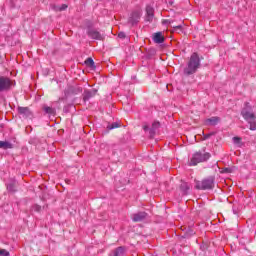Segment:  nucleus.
<instances>
[{"label": "nucleus", "instance_id": "1", "mask_svg": "<svg viewBox=\"0 0 256 256\" xmlns=\"http://www.w3.org/2000/svg\"><path fill=\"white\" fill-rule=\"evenodd\" d=\"M201 59H203V56L199 57V54L197 52L192 53L188 61L187 67L184 69V75H195V73H197V69L201 67Z\"/></svg>", "mask_w": 256, "mask_h": 256}, {"label": "nucleus", "instance_id": "2", "mask_svg": "<svg viewBox=\"0 0 256 256\" xmlns=\"http://www.w3.org/2000/svg\"><path fill=\"white\" fill-rule=\"evenodd\" d=\"M241 115L243 119L247 121L250 125V130H256V122H255V113H253V108L249 104V102H245L244 107L241 110Z\"/></svg>", "mask_w": 256, "mask_h": 256}, {"label": "nucleus", "instance_id": "3", "mask_svg": "<svg viewBox=\"0 0 256 256\" xmlns=\"http://www.w3.org/2000/svg\"><path fill=\"white\" fill-rule=\"evenodd\" d=\"M209 159H211V153L205 152V150L198 151L193 154V156L189 162V165H190V167L199 165V163H205V161H209Z\"/></svg>", "mask_w": 256, "mask_h": 256}, {"label": "nucleus", "instance_id": "4", "mask_svg": "<svg viewBox=\"0 0 256 256\" xmlns=\"http://www.w3.org/2000/svg\"><path fill=\"white\" fill-rule=\"evenodd\" d=\"M195 188L200 191H211V189L215 188V177L209 176L202 181H198Z\"/></svg>", "mask_w": 256, "mask_h": 256}, {"label": "nucleus", "instance_id": "5", "mask_svg": "<svg viewBox=\"0 0 256 256\" xmlns=\"http://www.w3.org/2000/svg\"><path fill=\"white\" fill-rule=\"evenodd\" d=\"M142 15L143 10H141L140 8L133 10L128 17V24L132 27H135V25L139 23Z\"/></svg>", "mask_w": 256, "mask_h": 256}, {"label": "nucleus", "instance_id": "6", "mask_svg": "<svg viewBox=\"0 0 256 256\" xmlns=\"http://www.w3.org/2000/svg\"><path fill=\"white\" fill-rule=\"evenodd\" d=\"M80 93H83V87L79 85H71L64 90V97L65 99H69V97L79 95Z\"/></svg>", "mask_w": 256, "mask_h": 256}, {"label": "nucleus", "instance_id": "7", "mask_svg": "<svg viewBox=\"0 0 256 256\" xmlns=\"http://www.w3.org/2000/svg\"><path fill=\"white\" fill-rule=\"evenodd\" d=\"M11 90V79L9 77L0 76V93Z\"/></svg>", "mask_w": 256, "mask_h": 256}, {"label": "nucleus", "instance_id": "8", "mask_svg": "<svg viewBox=\"0 0 256 256\" xmlns=\"http://www.w3.org/2000/svg\"><path fill=\"white\" fill-rule=\"evenodd\" d=\"M87 35L88 37H90V39H95L96 41H101L103 39V35H101V32L93 28H88Z\"/></svg>", "mask_w": 256, "mask_h": 256}, {"label": "nucleus", "instance_id": "9", "mask_svg": "<svg viewBox=\"0 0 256 256\" xmlns=\"http://www.w3.org/2000/svg\"><path fill=\"white\" fill-rule=\"evenodd\" d=\"M147 217H148L147 212L134 213L132 214V221H134V223H140L141 221H145Z\"/></svg>", "mask_w": 256, "mask_h": 256}, {"label": "nucleus", "instance_id": "10", "mask_svg": "<svg viewBox=\"0 0 256 256\" xmlns=\"http://www.w3.org/2000/svg\"><path fill=\"white\" fill-rule=\"evenodd\" d=\"M154 17H155V8H153V6L151 5H147L145 21H148L149 23H151Z\"/></svg>", "mask_w": 256, "mask_h": 256}, {"label": "nucleus", "instance_id": "11", "mask_svg": "<svg viewBox=\"0 0 256 256\" xmlns=\"http://www.w3.org/2000/svg\"><path fill=\"white\" fill-rule=\"evenodd\" d=\"M95 95H97V89L93 88L90 90H84L83 93V101H89V99H93V97H95Z\"/></svg>", "mask_w": 256, "mask_h": 256}, {"label": "nucleus", "instance_id": "12", "mask_svg": "<svg viewBox=\"0 0 256 256\" xmlns=\"http://www.w3.org/2000/svg\"><path fill=\"white\" fill-rule=\"evenodd\" d=\"M159 127H161V123L159 121H154L152 123V126L149 129L150 139H153V137H155V135L157 133V129H159Z\"/></svg>", "mask_w": 256, "mask_h": 256}, {"label": "nucleus", "instance_id": "13", "mask_svg": "<svg viewBox=\"0 0 256 256\" xmlns=\"http://www.w3.org/2000/svg\"><path fill=\"white\" fill-rule=\"evenodd\" d=\"M109 256H125V246H119Z\"/></svg>", "mask_w": 256, "mask_h": 256}, {"label": "nucleus", "instance_id": "14", "mask_svg": "<svg viewBox=\"0 0 256 256\" xmlns=\"http://www.w3.org/2000/svg\"><path fill=\"white\" fill-rule=\"evenodd\" d=\"M153 41L154 43H158V44L165 43V37L163 36V33L162 32L155 33L153 36Z\"/></svg>", "mask_w": 256, "mask_h": 256}, {"label": "nucleus", "instance_id": "15", "mask_svg": "<svg viewBox=\"0 0 256 256\" xmlns=\"http://www.w3.org/2000/svg\"><path fill=\"white\" fill-rule=\"evenodd\" d=\"M43 111H44V113H46V115H49L52 117H55V115H57V110L55 108L49 107L47 105L43 106Z\"/></svg>", "mask_w": 256, "mask_h": 256}, {"label": "nucleus", "instance_id": "16", "mask_svg": "<svg viewBox=\"0 0 256 256\" xmlns=\"http://www.w3.org/2000/svg\"><path fill=\"white\" fill-rule=\"evenodd\" d=\"M219 121H221V118L214 116L211 118L206 119L205 123L206 125H210L211 127H215V125H217L219 123Z\"/></svg>", "mask_w": 256, "mask_h": 256}, {"label": "nucleus", "instance_id": "17", "mask_svg": "<svg viewBox=\"0 0 256 256\" xmlns=\"http://www.w3.org/2000/svg\"><path fill=\"white\" fill-rule=\"evenodd\" d=\"M18 113L23 117H31V110H29V107H18Z\"/></svg>", "mask_w": 256, "mask_h": 256}, {"label": "nucleus", "instance_id": "18", "mask_svg": "<svg viewBox=\"0 0 256 256\" xmlns=\"http://www.w3.org/2000/svg\"><path fill=\"white\" fill-rule=\"evenodd\" d=\"M190 189H191V187L189 186V183L182 182L180 184V191H182L183 195H188Z\"/></svg>", "mask_w": 256, "mask_h": 256}, {"label": "nucleus", "instance_id": "19", "mask_svg": "<svg viewBox=\"0 0 256 256\" xmlns=\"http://www.w3.org/2000/svg\"><path fill=\"white\" fill-rule=\"evenodd\" d=\"M0 149H13V144L8 141H0Z\"/></svg>", "mask_w": 256, "mask_h": 256}, {"label": "nucleus", "instance_id": "20", "mask_svg": "<svg viewBox=\"0 0 256 256\" xmlns=\"http://www.w3.org/2000/svg\"><path fill=\"white\" fill-rule=\"evenodd\" d=\"M7 190L10 191V193H15V191H17V183L11 182L10 184H8Z\"/></svg>", "mask_w": 256, "mask_h": 256}, {"label": "nucleus", "instance_id": "21", "mask_svg": "<svg viewBox=\"0 0 256 256\" xmlns=\"http://www.w3.org/2000/svg\"><path fill=\"white\" fill-rule=\"evenodd\" d=\"M193 235H195V231L188 229L182 236V239H189V237H193Z\"/></svg>", "mask_w": 256, "mask_h": 256}, {"label": "nucleus", "instance_id": "22", "mask_svg": "<svg viewBox=\"0 0 256 256\" xmlns=\"http://www.w3.org/2000/svg\"><path fill=\"white\" fill-rule=\"evenodd\" d=\"M118 127H121V124L118 122H113L112 124L107 125L108 131H112V129H118Z\"/></svg>", "mask_w": 256, "mask_h": 256}, {"label": "nucleus", "instance_id": "23", "mask_svg": "<svg viewBox=\"0 0 256 256\" xmlns=\"http://www.w3.org/2000/svg\"><path fill=\"white\" fill-rule=\"evenodd\" d=\"M67 7H69L67 4H62L61 6H53L54 11H66Z\"/></svg>", "mask_w": 256, "mask_h": 256}, {"label": "nucleus", "instance_id": "24", "mask_svg": "<svg viewBox=\"0 0 256 256\" xmlns=\"http://www.w3.org/2000/svg\"><path fill=\"white\" fill-rule=\"evenodd\" d=\"M85 64L91 68H95V61H93V58H87Z\"/></svg>", "mask_w": 256, "mask_h": 256}, {"label": "nucleus", "instance_id": "25", "mask_svg": "<svg viewBox=\"0 0 256 256\" xmlns=\"http://www.w3.org/2000/svg\"><path fill=\"white\" fill-rule=\"evenodd\" d=\"M234 145H241V137L235 136L232 138Z\"/></svg>", "mask_w": 256, "mask_h": 256}, {"label": "nucleus", "instance_id": "26", "mask_svg": "<svg viewBox=\"0 0 256 256\" xmlns=\"http://www.w3.org/2000/svg\"><path fill=\"white\" fill-rule=\"evenodd\" d=\"M171 27L174 28V31H177V29H183V22H180L178 25H171Z\"/></svg>", "mask_w": 256, "mask_h": 256}, {"label": "nucleus", "instance_id": "27", "mask_svg": "<svg viewBox=\"0 0 256 256\" xmlns=\"http://www.w3.org/2000/svg\"><path fill=\"white\" fill-rule=\"evenodd\" d=\"M32 209H33V211H35L36 213H39V211H41V206L35 204V205L32 207Z\"/></svg>", "mask_w": 256, "mask_h": 256}, {"label": "nucleus", "instance_id": "28", "mask_svg": "<svg viewBox=\"0 0 256 256\" xmlns=\"http://www.w3.org/2000/svg\"><path fill=\"white\" fill-rule=\"evenodd\" d=\"M0 255L1 256H9V251L5 250V249H0Z\"/></svg>", "mask_w": 256, "mask_h": 256}, {"label": "nucleus", "instance_id": "29", "mask_svg": "<svg viewBox=\"0 0 256 256\" xmlns=\"http://www.w3.org/2000/svg\"><path fill=\"white\" fill-rule=\"evenodd\" d=\"M118 37H119V39H125V37H127V35L125 34V32H119Z\"/></svg>", "mask_w": 256, "mask_h": 256}, {"label": "nucleus", "instance_id": "30", "mask_svg": "<svg viewBox=\"0 0 256 256\" xmlns=\"http://www.w3.org/2000/svg\"><path fill=\"white\" fill-rule=\"evenodd\" d=\"M63 111L64 113H69V106H64Z\"/></svg>", "mask_w": 256, "mask_h": 256}, {"label": "nucleus", "instance_id": "31", "mask_svg": "<svg viewBox=\"0 0 256 256\" xmlns=\"http://www.w3.org/2000/svg\"><path fill=\"white\" fill-rule=\"evenodd\" d=\"M211 135H213V134H206V135H204V139H209L211 137Z\"/></svg>", "mask_w": 256, "mask_h": 256}, {"label": "nucleus", "instance_id": "32", "mask_svg": "<svg viewBox=\"0 0 256 256\" xmlns=\"http://www.w3.org/2000/svg\"><path fill=\"white\" fill-rule=\"evenodd\" d=\"M143 129H144V131H149L150 128H149V126H144Z\"/></svg>", "mask_w": 256, "mask_h": 256}, {"label": "nucleus", "instance_id": "33", "mask_svg": "<svg viewBox=\"0 0 256 256\" xmlns=\"http://www.w3.org/2000/svg\"><path fill=\"white\" fill-rule=\"evenodd\" d=\"M173 23H175L173 20H169L170 25H173Z\"/></svg>", "mask_w": 256, "mask_h": 256}, {"label": "nucleus", "instance_id": "34", "mask_svg": "<svg viewBox=\"0 0 256 256\" xmlns=\"http://www.w3.org/2000/svg\"><path fill=\"white\" fill-rule=\"evenodd\" d=\"M66 183H68V184L71 183V180H66Z\"/></svg>", "mask_w": 256, "mask_h": 256}, {"label": "nucleus", "instance_id": "35", "mask_svg": "<svg viewBox=\"0 0 256 256\" xmlns=\"http://www.w3.org/2000/svg\"><path fill=\"white\" fill-rule=\"evenodd\" d=\"M233 213L236 215V214H237V211H235V209H233Z\"/></svg>", "mask_w": 256, "mask_h": 256}]
</instances>
